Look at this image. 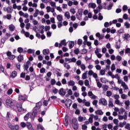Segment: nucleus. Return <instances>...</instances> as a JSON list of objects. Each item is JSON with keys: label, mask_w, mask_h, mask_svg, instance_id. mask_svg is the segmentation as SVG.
<instances>
[{"label": "nucleus", "mask_w": 130, "mask_h": 130, "mask_svg": "<svg viewBox=\"0 0 130 130\" xmlns=\"http://www.w3.org/2000/svg\"><path fill=\"white\" fill-rule=\"evenodd\" d=\"M50 5L51 6V7H53V8H56V3H55V2H51L50 3Z\"/></svg>", "instance_id": "nucleus-44"}, {"label": "nucleus", "mask_w": 130, "mask_h": 130, "mask_svg": "<svg viewBox=\"0 0 130 130\" xmlns=\"http://www.w3.org/2000/svg\"><path fill=\"white\" fill-rule=\"evenodd\" d=\"M115 78L116 79H117V80H118V84L119 82H121V81H122V80L120 79V77H119V76L118 75V74H116V75H115Z\"/></svg>", "instance_id": "nucleus-34"}, {"label": "nucleus", "mask_w": 130, "mask_h": 130, "mask_svg": "<svg viewBox=\"0 0 130 130\" xmlns=\"http://www.w3.org/2000/svg\"><path fill=\"white\" fill-rule=\"evenodd\" d=\"M80 68L82 71H85V70H86V65H85V64H82L80 66Z\"/></svg>", "instance_id": "nucleus-53"}, {"label": "nucleus", "mask_w": 130, "mask_h": 130, "mask_svg": "<svg viewBox=\"0 0 130 130\" xmlns=\"http://www.w3.org/2000/svg\"><path fill=\"white\" fill-rule=\"evenodd\" d=\"M23 50H24L22 49V47H19V48L17 49V51H18V52H19V53H22V52H23Z\"/></svg>", "instance_id": "nucleus-58"}, {"label": "nucleus", "mask_w": 130, "mask_h": 130, "mask_svg": "<svg viewBox=\"0 0 130 130\" xmlns=\"http://www.w3.org/2000/svg\"><path fill=\"white\" fill-rule=\"evenodd\" d=\"M17 108L18 112H20L21 114H23V113H25L27 111L26 109L23 108L21 105L17 106Z\"/></svg>", "instance_id": "nucleus-4"}, {"label": "nucleus", "mask_w": 130, "mask_h": 130, "mask_svg": "<svg viewBox=\"0 0 130 130\" xmlns=\"http://www.w3.org/2000/svg\"><path fill=\"white\" fill-rule=\"evenodd\" d=\"M95 114L98 115H103V112L102 110H99L95 112Z\"/></svg>", "instance_id": "nucleus-23"}, {"label": "nucleus", "mask_w": 130, "mask_h": 130, "mask_svg": "<svg viewBox=\"0 0 130 130\" xmlns=\"http://www.w3.org/2000/svg\"><path fill=\"white\" fill-rule=\"evenodd\" d=\"M105 62H106V63L108 64V66H110V64H111V61L109 59H108L105 60Z\"/></svg>", "instance_id": "nucleus-57"}, {"label": "nucleus", "mask_w": 130, "mask_h": 130, "mask_svg": "<svg viewBox=\"0 0 130 130\" xmlns=\"http://www.w3.org/2000/svg\"><path fill=\"white\" fill-rule=\"evenodd\" d=\"M67 42H66V40H63L60 41V43L59 44V47H62V46H67Z\"/></svg>", "instance_id": "nucleus-12"}, {"label": "nucleus", "mask_w": 130, "mask_h": 130, "mask_svg": "<svg viewBox=\"0 0 130 130\" xmlns=\"http://www.w3.org/2000/svg\"><path fill=\"white\" fill-rule=\"evenodd\" d=\"M113 6V4L112 3H109V6L108 7V10H111V8Z\"/></svg>", "instance_id": "nucleus-61"}, {"label": "nucleus", "mask_w": 130, "mask_h": 130, "mask_svg": "<svg viewBox=\"0 0 130 130\" xmlns=\"http://www.w3.org/2000/svg\"><path fill=\"white\" fill-rule=\"evenodd\" d=\"M6 104L8 108H14L15 107V101L12 99H7Z\"/></svg>", "instance_id": "nucleus-1"}, {"label": "nucleus", "mask_w": 130, "mask_h": 130, "mask_svg": "<svg viewBox=\"0 0 130 130\" xmlns=\"http://www.w3.org/2000/svg\"><path fill=\"white\" fill-rule=\"evenodd\" d=\"M100 9H102V6L100 5L98 6V8H96V9L94 10V14H98V12H99V10H100Z\"/></svg>", "instance_id": "nucleus-21"}, {"label": "nucleus", "mask_w": 130, "mask_h": 130, "mask_svg": "<svg viewBox=\"0 0 130 130\" xmlns=\"http://www.w3.org/2000/svg\"><path fill=\"white\" fill-rule=\"evenodd\" d=\"M121 99H123V100L126 99V98H127V95L123 93H122V94H121Z\"/></svg>", "instance_id": "nucleus-52"}, {"label": "nucleus", "mask_w": 130, "mask_h": 130, "mask_svg": "<svg viewBox=\"0 0 130 130\" xmlns=\"http://www.w3.org/2000/svg\"><path fill=\"white\" fill-rule=\"evenodd\" d=\"M88 8H91L92 9H95V8H96V4L95 3H90L88 5Z\"/></svg>", "instance_id": "nucleus-24"}, {"label": "nucleus", "mask_w": 130, "mask_h": 130, "mask_svg": "<svg viewBox=\"0 0 130 130\" xmlns=\"http://www.w3.org/2000/svg\"><path fill=\"white\" fill-rule=\"evenodd\" d=\"M114 106V105H113V100L112 99L110 98L109 100V107H113Z\"/></svg>", "instance_id": "nucleus-16"}, {"label": "nucleus", "mask_w": 130, "mask_h": 130, "mask_svg": "<svg viewBox=\"0 0 130 130\" xmlns=\"http://www.w3.org/2000/svg\"><path fill=\"white\" fill-rule=\"evenodd\" d=\"M37 129H38V130H43V129H44V127H43V126H42L41 124H39L37 125Z\"/></svg>", "instance_id": "nucleus-40"}, {"label": "nucleus", "mask_w": 130, "mask_h": 130, "mask_svg": "<svg viewBox=\"0 0 130 130\" xmlns=\"http://www.w3.org/2000/svg\"><path fill=\"white\" fill-rule=\"evenodd\" d=\"M83 103L85 105V106H87V107H89L90 104L89 102H86V100H83Z\"/></svg>", "instance_id": "nucleus-30"}, {"label": "nucleus", "mask_w": 130, "mask_h": 130, "mask_svg": "<svg viewBox=\"0 0 130 130\" xmlns=\"http://www.w3.org/2000/svg\"><path fill=\"white\" fill-rule=\"evenodd\" d=\"M40 111H41V110H40L39 109H37L35 107L34 108L33 113H32V114L34 115V118H35L36 115L40 114Z\"/></svg>", "instance_id": "nucleus-5"}, {"label": "nucleus", "mask_w": 130, "mask_h": 130, "mask_svg": "<svg viewBox=\"0 0 130 130\" xmlns=\"http://www.w3.org/2000/svg\"><path fill=\"white\" fill-rule=\"evenodd\" d=\"M97 103H98V101L97 100H94L92 102L93 105H94L95 107H97Z\"/></svg>", "instance_id": "nucleus-55"}, {"label": "nucleus", "mask_w": 130, "mask_h": 130, "mask_svg": "<svg viewBox=\"0 0 130 130\" xmlns=\"http://www.w3.org/2000/svg\"><path fill=\"white\" fill-rule=\"evenodd\" d=\"M87 52H88V50L86 49H83L81 50V53H82V54H85Z\"/></svg>", "instance_id": "nucleus-49"}, {"label": "nucleus", "mask_w": 130, "mask_h": 130, "mask_svg": "<svg viewBox=\"0 0 130 130\" xmlns=\"http://www.w3.org/2000/svg\"><path fill=\"white\" fill-rule=\"evenodd\" d=\"M99 103L102 105H104V106H106L107 105V101L104 98H102L100 99Z\"/></svg>", "instance_id": "nucleus-8"}, {"label": "nucleus", "mask_w": 130, "mask_h": 130, "mask_svg": "<svg viewBox=\"0 0 130 130\" xmlns=\"http://www.w3.org/2000/svg\"><path fill=\"white\" fill-rule=\"evenodd\" d=\"M71 102L72 101H70V102H69L68 103H66V106L67 107V108H70V107H71Z\"/></svg>", "instance_id": "nucleus-51"}, {"label": "nucleus", "mask_w": 130, "mask_h": 130, "mask_svg": "<svg viewBox=\"0 0 130 130\" xmlns=\"http://www.w3.org/2000/svg\"><path fill=\"white\" fill-rule=\"evenodd\" d=\"M18 101L20 102H24L26 101V96L25 95H19L18 96Z\"/></svg>", "instance_id": "nucleus-10"}, {"label": "nucleus", "mask_w": 130, "mask_h": 130, "mask_svg": "<svg viewBox=\"0 0 130 130\" xmlns=\"http://www.w3.org/2000/svg\"><path fill=\"white\" fill-rule=\"evenodd\" d=\"M118 84L121 85V86L123 87L124 91H125V90H128V86L127 85H126V83L123 81H121L119 82Z\"/></svg>", "instance_id": "nucleus-6"}, {"label": "nucleus", "mask_w": 130, "mask_h": 130, "mask_svg": "<svg viewBox=\"0 0 130 130\" xmlns=\"http://www.w3.org/2000/svg\"><path fill=\"white\" fill-rule=\"evenodd\" d=\"M4 19H7L8 20H11L12 19V15L11 14H7L6 16H3Z\"/></svg>", "instance_id": "nucleus-25"}, {"label": "nucleus", "mask_w": 130, "mask_h": 130, "mask_svg": "<svg viewBox=\"0 0 130 130\" xmlns=\"http://www.w3.org/2000/svg\"><path fill=\"white\" fill-rule=\"evenodd\" d=\"M20 126H21V127H23V128H24V127H26V126H27V123L26 124V123L22 122L20 123Z\"/></svg>", "instance_id": "nucleus-48"}, {"label": "nucleus", "mask_w": 130, "mask_h": 130, "mask_svg": "<svg viewBox=\"0 0 130 130\" xmlns=\"http://www.w3.org/2000/svg\"><path fill=\"white\" fill-rule=\"evenodd\" d=\"M72 125L74 129H78L79 128V124H78L77 119H73L72 120Z\"/></svg>", "instance_id": "nucleus-2"}, {"label": "nucleus", "mask_w": 130, "mask_h": 130, "mask_svg": "<svg viewBox=\"0 0 130 130\" xmlns=\"http://www.w3.org/2000/svg\"><path fill=\"white\" fill-rule=\"evenodd\" d=\"M118 119L120 120H122V119H125V120H126L127 119V116H126V115H124L123 116L119 115Z\"/></svg>", "instance_id": "nucleus-14"}, {"label": "nucleus", "mask_w": 130, "mask_h": 130, "mask_svg": "<svg viewBox=\"0 0 130 130\" xmlns=\"http://www.w3.org/2000/svg\"><path fill=\"white\" fill-rule=\"evenodd\" d=\"M83 120H86V117H82L79 116L78 117V121L80 122H82Z\"/></svg>", "instance_id": "nucleus-27"}, {"label": "nucleus", "mask_w": 130, "mask_h": 130, "mask_svg": "<svg viewBox=\"0 0 130 130\" xmlns=\"http://www.w3.org/2000/svg\"><path fill=\"white\" fill-rule=\"evenodd\" d=\"M124 104L126 105V109H127V107H128V106H129V101L127 100V101H125L124 102Z\"/></svg>", "instance_id": "nucleus-47"}, {"label": "nucleus", "mask_w": 130, "mask_h": 130, "mask_svg": "<svg viewBox=\"0 0 130 130\" xmlns=\"http://www.w3.org/2000/svg\"><path fill=\"white\" fill-rule=\"evenodd\" d=\"M43 53L44 55H47V54H49V49H46L43 50Z\"/></svg>", "instance_id": "nucleus-22"}, {"label": "nucleus", "mask_w": 130, "mask_h": 130, "mask_svg": "<svg viewBox=\"0 0 130 130\" xmlns=\"http://www.w3.org/2000/svg\"><path fill=\"white\" fill-rule=\"evenodd\" d=\"M125 128H126V129H130V124L129 123L126 124Z\"/></svg>", "instance_id": "nucleus-64"}, {"label": "nucleus", "mask_w": 130, "mask_h": 130, "mask_svg": "<svg viewBox=\"0 0 130 130\" xmlns=\"http://www.w3.org/2000/svg\"><path fill=\"white\" fill-rule=\"evenodd\" d=\"M82 79L83 80H86V78H87V73H84L82 74Z\"/></svg>", "instance_id": "nucleus-59"}, {"label": "nucleus", "mask_w": 130, "mask_h": 130, "mask_svg": "<svg viewBox=\"0 0 130 130\" xmlns=\"http://www.w3.org/2000/svg\"><path fill=\"white\" fill-rule=\"evenodd\" d=\"M115 103L119 106H121V105H122V103L120 102V101H119V100H116L115 101Z\"/></svg>", "instance_id": "nucleus-28"}, {"label": "nucleus", "mask_w": 130, "mask_h": 130, "mask_svg": "<svg viewBox=\"0 0 130 130\" xmlns=\"http://www.w3.org/2000/svg\"><path fill=\"white\" fill-rule=\"evenodd\" d=\"M57 19L58 20V21H59V22H61V21H62V20L63 19L62 18V15H58L57 16Z\"/></svg>", "instance_id": "nucleus-29"}, {"label": "nucleus", "mask_w": 130, "mask_h": 130, "mask_svg": "<svg viewBox=\"0 0 130 130\" xmlns=\"http://www.w3.org/2000/svg\"><path fill=\"white\" fill-rule=\"evenodd\" d=\"M16 57V56L14 55H11L9 57H8L9 59H11V60H13V59H15V58Z\"/></svg>", "instance_id": "nucleus-60"}, {"label": "nucleus", "mask_w": 130, "mask_h": 130, "mask_svg": "<svg viewBox=\"0 0 130 130\" xmlns=\"http://www.w3.org/2000/svg\"><path fill=\"white\" fill-rule=\"evenodd\" d=\"M41 106H42V103L41 102H39L36 104V107H35V108L41 110Z\"/></svg>", "instance_id": "nucleus-15"}, {"label": "nucleus", "mask_w": 130, "mask_h": 130, "mask_svg": "<svg viewBox=\"0 0 130 130\" xmlns=\"http://www.w3.org/2000/svg\"><path fill=\"white\" fill-rule=\"evenodd\" d=\"M16 76H17V72L16 71L12 72V74L11 75V78H16Z\"/></svg>", "instance_id": "nucleus-41"}, {"label": "nucleus", "mask_w": 130, "mask_h": 130, "mask_svg": "<svg viewBox=\"0 0 130 130\" xmlns=\"http://www.w3.org/2000/svg\"><path fill=\"white\" fill-rule=\"evenodd\" d=\"M7 95H12L13 94V89L10 88L7 92Z\"/></svg>", "instance_id": "nucleus-43"}, {"label": "nucleus", "mask_w": 130, "mask_h": 130, "mask_svg": "<svg viewBox=\"0 0 130 130\" xmlns=\"http://www.w3.org/2000/svg\"><path fill=\"white\" fill-rule=\"evenodd\" d=\"M112 95V92H111L110 91H107V97H110Z\"/></svg>", "instance_id": "nucleus-62"}, {"label": "nucleus", "mask_w": 130, "mask_h": 130, "mask_svg": "<svg viewBox=\"0 0 130 130\" xmlns=\"http://www.w3.org/2000/svg\"><path fill=\"white\" fill-rule=\"evenodd\" d=\"M124 39L125 40H130V35L129 34H126L124 35Z\"/></svg>", "instance_id": "nucleus-26"}, {"label": "nucleus", "mask_w": 130, "mask_h": 130, "mask_svg": "<svg viewBox=\"0 0 130 130\" xmlns=\"http://www.w3.org/2000/svg\"><path fill=\"white\" fill-rule=\"evenodd\" d=\"M124 25L125 28H126L127 29H128V28H130V24L129 23H128V22H125Z\"/></svg>", "instance_id": "nucleus-42"}, {"label": "nucleus", "mask_w": 130, "mask_h": 130, "mask_svg": "<svg viewBox=\"0 0 130 130\" xmlns=\"http://www.w3.org/2000/svg\"><path fill=\"white\" fill-rule=\"evenodd\" d=\"M114 109L115 111L118 112L119 114H123V112H124V111H125V110H124V109H123V108H121L119 109L117 107H115Z\"/></svg>", "instance_id": "nucleus-7"}, {"label": "nucleus", "mask_w": 130, "mask_h": 130, "mask_svg": "<svg viewBox=\"0 0 130 130\" xmlns=\"http://www.w3.org/2000/svg\"><path fill=\"white\" fill-rule=\"evenodd\" d=\"M126 122L125 121H124L123 122H120L119 124V126H120V127H123L124 125H126Z\"/></svg>", "instance_id": "nucleus-38"}, {"label": "nucleus", "mask_w": 130, "mask_h": 130, "mask_svg": "<svg viewBox=\"0 0 130 130\" xmlns=\"http://www.w3.org/2000/svg\"><path fill=\"white\" fill-rule=\"evenodd\" d=\"M93 117H94V114H90L88 119V121L90 122V123H93Z\"/></svg>", "instance_id": "nucleus-20"}, {"label": "nucleus", "mask_w": 130, "mask_h": 130, "mask_svg": "<svg viewBox=\"0 0 130 130\" xmlns=\"http://www.w3.org/2000/svg\"><path fill=\"white\" fill-rule=\"evenodd\" d=\"M24 120L26 121H27V120H28V119L29 118H31V119H34V115L33 114H32V113H28L24 116Z\"/></svg>", "instance_id": "nucleus-3"}, {"label": "nucleus", "mask_w": 130, "mask_h": 130, "mask_svg": "<svg viewBox=\"0 0 130 130\" xmlns=\"http://www.w3.org/2000/svg\"><path fill=\"white\" fill-rule=\"evenodd\" d=\"M46 10L47 13H50V12L51 13H54V12H55L54 8H51L50 6H47L46 7Z\"/></svg>", "instance_id": "nucleus-11"}, {"label": "nucleus", "mask_w": 130, "mask_h": 130, "mask_svg": "<svg viewBox=\"0 0 130 130\" xmlns=\"http://www.w3.org/2000/svg\"><path fill=\"white\" fill-rule=\"evenodd\" d=\"M38 14H39V10L36 9V12L34 14V17H35V18H36V17L38 16Z\"/></svg>", "instance_id": "nucleus-45"}, {"label": "nucleus", "mask_w": 130, "mask_h": 130, "mask_svg": "<svg viewBox=\"0 0 130 130\" xmlns=\"http://www.w3.org/2000/svg\"><path fill=\"white\" fill-rule=\"evenodd\" d=\"M48 103H49V100L44 101L43 102V105H44V106H47L48 105Z\"/></svg>", "instance_id": "nucleus-56"}, {"label": "nucleus", "mask_w": 130, "mask_h": 130, "mask_svg": "<svg viewBox=\"0 0 130 130\" xmlns=\"http://www.w3.org/2000/svg\"><path fill=\"white\" fill-rule=\"evenodd\" d=\"M64 16L67 19H71V15L70 14V12H66L64 14Z\"/></svg>", "instance_id": "nucleus-37"}, {"label": "nucleus", "mask_w": 130, "mask_h": 130, "mask_svg": "<svg viewBox=\"0 0 130 130\" xmlns=\"http://www.w3.org/2000/svg\"><path fill=\"white\" fill-rule=\"evenodd\" d=\"M9 128L11 130H19L20 129V126L18 124L15 125H9Z\"/></svg>", "instance_id": "nucleus-9"}, {"label": "nucleus", "mask_w": 130, "mask_h": 130, "mask_svg": "<svg viewBox=\"0 0 130 130\" xmlns=\"http://www.w3.org/2000/svg\"><path fill=\"white\" fill-rule=\"evenodd\" d=\"M9 30H10L11 31H12V32L13 31H15V26H14V25L13 24H11L9 26Z\"/></svg>", "instance_id": "nucleus-31"}, {"label": "nucleus", "mask_w": 130, "mask_h": 130, "mask_svg": "<svg viewBox=\"0 0 130 130\" xmlns=\"http://www.w3.org/2000/svg\"><path fill=\"white\" fill-rule=\"evenodd\" d=\"M96 82L97 84V86L99 88H101L102 87V84L99 82V80L96 79Z\"/></svg>", "instance_id": "nucleus-39"}, {"label": "nucleus", "mask_w": 130, "mask_h": 130, "mask_svg": "<svg viewBox=\"0 0 130 130\" xmlns=\"http://www.w3.org/2000/svg\"><path fill=\"white\" fill-rule=\"evenodd\" d=\"M27 52H28V53H29L30 54H31V53H35V50L29 49L27 50Z\"/></svg>", "instance_id": "nucleus-46"}, {"label": "nucleus", "mask_w": 130, "mask_h": 130, "mask_svg": "<svg viewBox=\"0 0 130 130\" xmlns=\"http://www.w3.org/2000/svg\"><path fill=\"white\" fill-rule=\"evenodd\" d=\"M66 91L63 90V88H60L59 90V94L62 95V96H64L66 95Z\"/></svg>", "instance_id": "nucleus-17"}, {"label": "nucleus", "mask_w": 130, "mask_h": 130, "mask_svg": "<svg viewBox=\"0 0 130 130\" xmlns=\"http://www.w3.org/2000/svg\"><path fill=\"white\" fill-rule=\"evenodd\" d=\"M64 124L66 126H69V120H68V116H66L64 117Z\"/></svg>", "instance_id": "nucleus-18"}, {"label": "nucleus", "mask_w": 130, "mask_h": 130, "mask_svg": "<svg viewBox=\"0 0 130 130\" xmlns=\"http://www.w3.org/2000/svg\"><path fill=\"white\" fill-rule=\"evenodd\" d=\"M77 61V59L75 57H73L72 58H70L69 62H76Z\"/></svg>", "instance_id": "nucleus-50"}, {"label": "nucleus", "mask_w": 130, "mask_h": 130, "mask_svg": "<svg viewBox=\"0 0 130 130\" xmlns=\"http://www.w3.org/2000/svg\"><path fill=\"white\" fill-rule=\"evenodd\" d=\"M84 85L85 86H86V87H88V88H90V83L89 82V80H85L84 81Z\"/></svg>", "instance_id": "nucleus-33"}, {"label": "nucleus", "mask_w": 130, "mask_h": 130, "mask_svg": "<svg viewBox=\"0 0 130 130\" xmlns=\"http://www.w3.org/2000/svg\"><path fill=\"white\" fill-rule=\"evenodd\" d=\"M116 59L118 61H120L121 60V59H122V58L121 57V56H120L119 55H117L116 57Z\"/></svg>", "instance_id": "nucleus-54"}, {"label": "nucleus", "mask_w": 130, "mask_h": 130, "mask_svg": "<svg viewBox=\"0 0 130 130\" xmlns=\"http://www.w3.org/2000/svg\"><path fill=\"white\" fill-rule=\"evenodd\" d=\"M70 48H73L75 46V42L73 41H70L69 43Z\"/></svg>", "instance_id": "nucleus-32"}, {"label": "nucleus", "mask_w": 130, "mask_h": 130, "mask_svg": "<svg viewBox=\"0 0 130 130\" xmlns=\"http://www.w3.org/2000/svg\"><path fill=\"white\" fill-rule=\"evenodd\" d=\"M6 11L8 14H11V13L13 12V7H12V6L7 7Z\"/></svg>", "instance_id": "nucleus-19"}, {"label": "nucleus", "mask_w": 130, "mask_h": 130, "mask_svg": "<svg viewBox=\"0 0 130 130\" xmlns=\"http://www.w3.org/2000/svg\"><path fill=\"white\" fill-rule=\"evenodd\" d=\"M108 86L107 85H104L103 86V89L104 91H107L108 90Z\"/></svg>", "instance_id": "nucleus-63"}, {"label": "nucleus", "mask_w": 130, "mask_h": 130, "mask_svg": "<svg viewBox=\"0 0 130 130\" xmlns=\"http://www.w3.org/2000/svg\"><path fill=\"white\" fill-rule=\"evenodd\" d=\"M26 126L28 129L29 130H32L33 129V126H32V124L30 122H26Z\"/></svg>", "instance_id": "nucleus-13"}, {"label": "nucleus", "mask_w": 130, "mask_h": 130, "mask_svg": "<svg viewBox=\"0 0 130 130\" xmlns=\"http://www.w3.org/2000/svg\"><path fill=\"white\" fill-rule=\"evenodd\" d=\"M75 81H74V80H70L69 82H68V85L69 86H75Z\"/></svg>", "instance_id": "nucleus-36"}, {"label": "nucleus", "mask_w": 130, "mask_h": 130, "mask_svg": "<svg viewBox=\"0 0 130 130\" xmlns=\"http://www.w3.org/2000/svg\"><path fill=\"white\" fill-rule=\"evenodd\" d=\"M17 59H18V61H19V62H21L22 61V60H23V59H24V57L22 55H19L17 57Z\"/></svg>", "instance_id": "nucleus-35"}]
</instances>
